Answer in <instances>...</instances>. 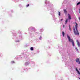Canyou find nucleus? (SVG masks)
Here are the masks:
<instances>
[{"mask_svg":"<svg viewBox=\"0 0 80 80\" xmlns=\"http://www.w3.org/2000/svg\"><path fill=\"white\" fill-rule=\"evenodd\" d=\"M80 5V2L77 3V5Z\"/></svg>","mask_w":80,"mask_h":80,"instance_id":"obj_11","label":"nucleus"},{"mask_svg":"<svg viewBox=\"0 0 80 80\" xmlns=\"http://www.w3.org/2000/svg\"><path fill=\"white\" fill-rule=\"evenodd\" d=\"M29 6H30V4H28V5H26V7H29Z\"/></svg>","mask_w":80,"mask_h":80,"instance_id":"obj_12","label":"nucleus"},{"mask_svg":"<svg viewBox=\"0 0 80 80\" xmlns=\"http://www.w3.org/2000/svg\"><path fill=\"white\" fill-rule=\"evenodd\" d=\"M30 50H32H32H33V48L31 47L30 48Z\"/></svg>","mask_w":80,"mask_h":80,"instance_id":"obj_8","label":"nucleus"},{"mask_svg":"<svg viewBox=\"0 0 80 80\" xmlns=\"http://www.w3.org/2000/svg\"><path fill=\"white\" fill-rule=\"evenodd\" d=\"M59 16H60V12L59 13Z\"/></svg>","mask_w":80,"mask_h":80,"instance_id":"obj_15","label":"nucleus"},{"mask_svg":"<svg viewBox=\"0 0 80 80\" xmlns=\"http://www.w3.org/2000/svg\"><path fill=\"white\" fill-rule=\"evenodd\" d=\"M76 61L77 63H78V64H80V61L79 60V58H77Z\"/></svg>","mask_w":80,"mask_h":80,"instance_id":"obj_3","label":"nucleus"},{"mask_svg":"<svg viewBox=\"0 0 80 80\" xmlns=\"http://www.w3.org/2000/svg\"><path fill=\"white\" fill-rule=\"evenodd\" d=\"M75 23L76 25L74 26L75 27H73V32L75 35L78 36L79 35V32L78 30V24L76 22H75Z\"/></svg>","mask_w":80,"mask_h":80,"instance_id":"obj_1","label":"nucleus"},{"mask_svg":"<svg viewBox=\"0 0 80 80\" xmlns=\"http://www.w3.org/2000/svg\"><path fill=\"white\" fill-rule=\"evenodd\" d=\"M76 42H77V44L78 45V47H80V42H78V40H76Z\"/></svg>","mask_w":80,"mask_h":80,"instance_id":"obj_4","label":"nucleus"},{"mask_svg":"<svg viewBox=\"0 0 80 80\" xmlns=\"http://www.w3.org/2000/svg\"><path fill=\"white\" fill-rule=\"evenodd\" d=\"M68 22V19H67L66 21H65L66 24V23H67Z\"/></svg>","mask_w":80,"mask_h":80,"instance_id":"obj_10","label":"nucleus"},{"mask_svg":"<svg viewBox=\"0 0 80 80\" xmlns=\"http://www.w3.org/2000/svg\"><path fill=\"white\" fill-rule=\"evenodd\" d=\"M63 10L65 14H67V11L66 10V9H63Z\"/></svg>","mask_w":80,"mask_h":80,"instance_id":"obj_6","label":"nucleus"},{"mask_svg":"<svg viewBox=\"0 0 80 80\" xmlns=\"http://www.w3.org/2000/svg\"><path fill=\"white\" fill-rule=\"evenodd\" d=\"M68 19H69V20H71V16H70V15L69 14H68Z\"/></svg>","mask_w":80,"mask_h":80,"instance_id":"obj_5","label":"nucleus"},{"mask_svg":"<svg viewBox=\"0 0 80 80\" xmlns=\"http://www.w3.org/2000/svg\"><path fill=\"white\" fill-rule=\"evenodd\" d=\"M11 63H15V62L14 61H12Z\"/></svg>","mask_w":80,"mask_h":80,"instance_id":"obj_14","label":"nucleus"},{"mask_svg":"<svg viewBox=\"0 0 80 80\" xmlns=\"http://www.w3.org/2000/svg\"><path fill=\"white\" fill-rule=\"evenodd\" d=\"M69 29L71 28L70 27V25H69Z\"/></svg>","mask_w":80,"mask_h":80,"instance_id":"obj_13","label":"nucleus"},{"mask_svg":"<svg viewBox=\"0 0 80 80\" xmlns=\"http://www.w3.org/2000/svg\"><path fill=\"white\" fill-rule=\"evenodd\" d=\"M63 28H64L65 27V25H63Z\"/></svg>","mask_w":80,"mask_h":80,"instance_id":"obj_18","label":"nucleus"},{"mask_svg":"<svg viewBox=\"0 0 80 80\" xmlns=\"http://www.w3.org/2000/svg\"><path fill=\"white\" fill-rule=\"evenodd\" d=\"M75 49L77 51H78V49H77V47H75Z\"/></svg>","mask_w":80,"mask_h":80,"instance_id":"obj_9","label":"nucleus"},{"mask_svg":"<svg viewBox=\"0 0 80 80\" xmlns=\"http://www.w3.org/2000/svg\"><path fill=\"white\" fill-rule=\"evenodd\" d=\"M42 38L41 37H40V38Z\"/></svg>","mask_w":80,"mask_h":80,"instance_id":"obj_20","label":"nucleus"},{"mask_svg":"<svg viewBox=\"0 0 80 80\" xmlns=\"http://www.w3.org/2000/svg\"><path fill=\"white\" fill-rule=\"evenodd\" d=\"M67 37L68 38L69 42H72V46H75V43L73 42V40L72 39H71L70 36L68 35H67Z\"/></svg>","mask_w":80,"mask_h":80,"instance_id":"obj_2","label":"nucleus"},{"mask_svg":"<svg viewBox=\"0 0 80 80\" xmlns=\"http://www.w3.org/2000/svg\"><path fill=\"white\" fill-rule=\"evenodd\" d=\"M62 34L63 37H65V33L64 32L62 31Z\"/></svg>","mask_w":80,"mask_h":80,"instance_id":"obj_7","label":"nucleus"},{"mask_svg":"<svg viewBox=\"0 0 80 80\" xmlns=\"http://www.w3.org/2000/svg\"><path fill=\"white\" fill-rule=\"evenodd\" d=\"M62 20H63V19H61V21H62Z\"/></svg>","mask_w":80,"mask_h":80,"instance_id":"obj_19","label":"nucleus"},{"mask_svg":"<svg viewBox=\"0 0 80 80\" xmlns=\"http://www.w3.org/2000/svg\"><path fill=\"white\" fill-rule=\"evenodd\" d=\"M69 30H70V31H71L72 30V29H71V28H70V29H69Z\"/></svg>","mask_w":80,"mask_h":80,"instance_id":"obj_16","label":"nucleus"},{"mask_svg":"<svg viewBox=\"0 0 80 80\" xmlns=\"http://www.w3.org/2000/svg\"><path fill=\"white\" fill-rule=\"evenodd\" d=\"M78 19H79V20H80V17H79L78 18Z\"/></svg>","mask_w":80,"mask_h":80,"instance_id":"obj_17","label":"nucleus"}]
</instances>
